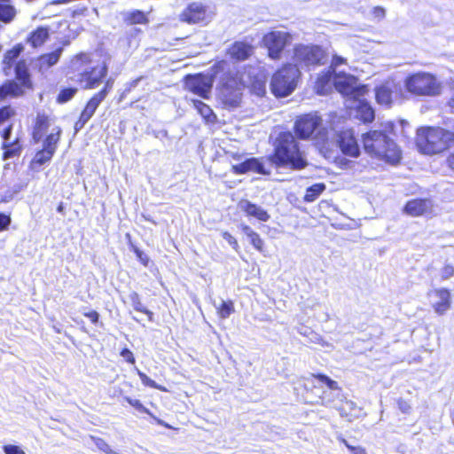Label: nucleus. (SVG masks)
<instances>
[{"label": "nucleus", "mask_w": 454, "mask_h": 454, "mask_svg": "<svg viewBox=\"0 0 454 454\" xmlns=\"http://www.w3.org/2000/svg\"><path fill=\"white\" fill-rule=\"evenodd\" d=\"M107 75L108 65L106 62L86 68L79 73L77 82L82 85V89L93 90L102 83L104 85L86 101L77 120L74 123L75 132L83 129L86 123L93 117L100 104L113 90L114 80L106 79Z\"/></svg>", "instance_id": "obj_1"}, {"label": "nucleus", "mask_w": 454, "mask_h": 454, "mask_svg": "<svg viewBox=\"0 0 454 454\" xmlns=\"http://www.w3.org/2000/svg\"><path fill=\"white\" fill-rule=\"evenodd\" d=\"M268 160L276 168L286 167L293 170H301L308 166L300 144L291 131L278 134Z\"/></svg>", "instance_id": "obj_2"}, {"label": "nucleus", "mask_w": 454, "mask_h": 454, "mask_svg": "<svg viewBox=\"0 0 454 454\" xmlns=\"http://www.w3.org/2000/svg\"><path fill=\"white\" fill-rule=\"evenodd\" d=\"M361 141L364 152L372 158L392 165L402 159L401 150L384 130L370 129L362 134Z\"/></svg>", "instance_id": "obj_3"}, {"label": "nucleus", "mask_w": 454, "mask_h": 454, "mask_svg": "<svg viewBox=\"0 0 454 454\" xmlns=\"http://www.w3.org/2000/svg\"><path fill=\"white\" fill-rule=\"evenodd\" d=\"M415 145L422 154H440L454 145V128L447 129L439 126L421 127L417 130Z\"/></svg>", "instance_id": "obj_4"}, {"label": "nucleus", "mask_w": 454, "mask_h": 454, "mask_svg": "<svg viewBox=\"0 0 454 454\" xmlns=\"http://www.w3.org/2000/svg\"><path fill=\"white\" fill-rule=\"evenodd\" d=\"M301 77L299 67L293 63L282 64L272 74L270 91L276 98L291 95L296 89Z\"/></svg>", "instance_id": "obj_5"}, {"label": "nucleus", "mask_w": 454, "mask_h": 454, "mask_svg": "<svg viewBox=\"0 0 454 454\" xmlns=\"http://www.w3.org/2000/svg\"><path fill=\"white\" fill-rule=\"evenodd\" d=\"M245 86V82L238 72H227L223 74L219 87V94L221 102L225 108L233 109L240 105L242 90Z\"/></svg>", "instance_id": "obj_6"}, {"label": "nucleus", "mask_w": 454, "mask_h": 454, "mask_svg": "<svg viewBox=\"0 0 454 454\" xmlns=\"http://www.w3.org/2000/svg\"><path fill=\"white\" fill-rule=\"evenodd\" d=\"M404 87L413 96L433 97L441 92V85L436 77L427 72L409 74L404 80Z\"/></svg>", "instance_id": "obj_7"}, {"label": "nucleus", "mask_w": 454, "mask_h": 454, "mask_svg": "<svg viewBox=\"0 0 454 454\" xmlns=\"http://www.w3.org/2000/svg\"><path fill=\"white\" fill-rule=\"evenodd\" d=\"M293 59L297 67L309 69L324 65L327 59V52L318 44L297 43L293 48Z\"/></svg>", "instance_id": "obj_8"}, {"label": "nucleus", "mask_w": 454, "mask_h": 454, "mask_svg": "<svg viewBox=\"0 0 454 454\" xmlns=\"http://www.w3.org/2000/svg\"><path fill=\"white\" fill-rule=\"evenodd\" d=\"M62 129L56 127L53 132L48 134L43 140V146L37 150L29 162V168L33 171H39L40 168L49 163L57 152L58 145L60 142Z\"/></svg>", "instance_id": "obj_9"}, {"label": "nucleus", "mask_w": 454, "mask_h": 454, "mask_svg": "<svg viewBox=\"0 0 454 454\" xmlns=\"http://www.w3.org/2000/svg\"><path fill=\"white\" fill-rule=\"evenodd\" d=\"M291 33L280 30H271L265 33L262 38V45L267 50V56L272 60H279L285 49L291 43Z\"/></svg>", "instance_id": "obj_10"}, {"label": "nucleus", "mask_w": 454, "mask_h": 454, "mask_svg": "<svg viewBox=\"0 0 454 454\" xmlns=\"http://www.w3.org/2000/svg\"><path fill=\"white\" fill-rule=\"evenodd\" d=\"M226 155L239 163L231 166V172L234 175H245L249 172L269 175L270 171L266 169L262 160L260 158L250 157L243 159L244 153L239 152L226 153Z\"/></svg>", "instance_id": "obj_11"}, {"label": "nucleus", "mask_w": 454, "mask_h": 454, "mask_svg": "<svg viewBox=\"0 0 454 454\" xmlns=\"http://www.w3.org/2000/svg\"><path fill=\"white\" fill-rule=\"evenodd\" d=\"M323 120L317 113H306L296 117L293 134L301 140H309L314 133L322 126Z\"/></svg>", "instance_id": "obj_12"}, {"label": "nucleus", "mask_w": 454, "mask_h": 454, "mask_svg": "<svg viewBox=\"0 0 454 454\" xmlns=\"http://www.w3.org/2000/svg\"><path fill=\"white\" fill-rule=\"evenodd\" d=\"M187 90L205 99L209 98L213 87V80L210 76L202 73L188 74L185 77Z\"/></svg>", "instance_id": "obj_13"}, {"label": "nucleus", "mask_w": 454, "mask_h": 454, "mask_svg": "<svg viewBox=\"0 0 454 454\" xmlns=\"http://www.w3.org/2000/svg\"><path fill=\"white\" fill-rule=\"evenodd\" d=\"M336 145L345 156L358 158L361 154L358 141L352 129H342L337 132Z\"/></svg>", "instance_id": "obj_14"}, {"label": "nucleus", "mask_w": 454, "mask_h": 454, "mask_svg": "<svg viewBox=\"0 0 454 454\" xmlns=\"http://www.w3.org/2000/svg\"><path fill=\"white\" fill-rule=\"evenodd\" d=\"M179 20L190 25L207 24L209 21L207 8L200 3L192 2L183 10Z\"/></svg>", "instance_id": "obj_15"}, {"label": "nucleus", "mask_w": 454, "mask_h": 454, "mask_svg": "<svg viewBox=\"0 0 454 454\" xmlns=\"http://www.w3.org/2000/svg\"><path fill=\"white\" fill-rule=\"evenodd\" d=\"M434 203L429 198H414L407 200L402 212L411 217L428 216L433 215Z\"/></svg>", "instance_id": "obj_16"}, {"label": "nucleus", "mask_w": 454, "mask_h": 454, "mask_svg": "<svg viewBox=\"0 0 454 454\" xmlns=\"http://www.w3.org/2000/svg\"><path fill=\"white\" fill-rule=\"evenodd\" d=\"M254 46L247 41L237 40L225 50L226 57L234 63L248 60L254 54Z\"/></svg>", "instance_id": "obj_17"}, {"label": "nucleus", "mask_w": 454, "mask_h": 454, "mask_svg": "<svg viewBox=\"0 0 454 454\" xmlns=\"http://www.w3.org/2000/svg\"><path fill=\"white\" fill-rule=\"evenodd\" d=\"M14 74L15 83L20 89V97H23L26 90H33L34 88L30 73L24 59H21L15 64Z\"/></svg>", "instance_id": "obj_18"}, {"label": "nucleus", "mask_w": 454, "mask_h": 454, "mask_svg": "<svg viewBox=\"0 0 454 454\" xmlns=\"http://www.w3.org/2000/svg\"><path fill=\"white\" fill-rule=\"evenodd\" d=\"M399 90L398 84L393 80H386L378 85L375 91V99L380 105L389 106L392 103V95Z\"/></svg>", "instance_id": "obj_19"}, {"label": "nucleus", "mask_w": 454, "mask_h": 454, "mask_svg": "<svg viewBox=\"0 0 454 454\" xmlns=\"http://www.w3.org/2000/svg\"><path fill=\"white\" fill-rule=\"evenodd\" d=\"M50 125L51 118L47 114L43 112L36 114L31 131V138L34 143L43 142V137L49 129Z\"/></svg>", "instance_id": "obj_20"}, {"label": "nucleus", "mask_w": 454, "mask_h": 454, "mask_svg": "<svg viewBox=\"0 0 454 454\" xmlns=\"http://www.w3.org/2000/svg\"><path fill=\"white\" fill-rule=\"evenodd\" d=\"M432 293L439 301L434 302L432 307L437 315H444L452 304L450 290L446 287H439L432 290Z\"/></svg>", "instance_id": "obj_21"}, {"label": "nucleus", "mask_w": 454, "mask_h": 454, "mask_svg": "<svg viewBox=\"0 0 454 454\" xmlns=\"http://www.w3.org/2000/svg\"><path fill=\"white\" fill-rule=\"evenodd\" d=\"M62 47H59L51 52L40 54L35 59V67L38 72H44L56 65L62 54Z\"/></svg>", "instance_id": "obj_22"}, {"label": "nucleus", "mask_w": 454, "mask_h": 454, "mask_svg": "<svg viewBox=\"0 0 454 454\" xmlns=\"http://www.w3.org/2000/svg\"><path fill=\"white\" fill-rule=\"evenodd\" d=\"M333 88V71L330 69L320 72L314 83V90L317 95L325 96L332 92Z\"/></svg>", "instance_id": "obj_23"}, {"label": "nucleus", "mask_w": 454, "mask_h": 454, "mask_svg": "<svg viewBox=\"0 0 454 454\" xmlns=\"http://www.w3.org/2000/svg\"><path fill=\"white\" fill-rule=\"evenodd\" d=\"M49 39L50 28L46 26H39L28 33L25 42L32 49H38L43 47Z\"/></svg>", "instance_id": "obj_24"}, {"label": "nucleus", "mask_w": 454, "mask_h": 454, "mask_svg": "<svg viewBox=\"0 0 454 454\" xmlns=\"http://www.w3.org/2000/svg\"><path fill=\"white\" fill-rule=\"evenodd\" d=\"M356 78L345 72H333V87L343 96L351 91V86L355 85Z\"/></svg>", "instance_id": "obj_25"}, {"label": "nucleus", "mask_w": 454, "mask_h": 454, "mask_svg": "<svg viewBox=\"0 0 454 454\" xmlns=\"http://www.w3.org/2000/svg\"><path fill=\"white\" fill-rule=\"evenodd\" d=\"M239 206L243 213L249 218H254L259 222H267L270 218L267 210L249 200L240 201Z\"/></svg>", "instance_id": "obj_26"}, {"label": "nucleus", "mask_w": 454, "mask_h": 454, "mask_svg": "<svg viewBox=\"0 0 454 454\" xmlns=\"http://www.w3.org/2000/svg\"><path fill=\"white\" fill-rule=\"evenodd\" d=\"M2 159L4 160L19 158L23 151L22 141L20 137H16L12 142L3 141L1 144Z\"/></svg>", "instance_id": "obj_27"}, {"label": "nucleus", "mask_w": 454, "mask_h": 454, "mask_svg": "<svg viewBox=\"0 0 454 454\" xmlns=\"http://www.w3.org/2000/svg\"><path fill=\"white\" fill-rule=\"evenodd\" d=\"M192 103L206 124L215 125L218 122L217 115L207 104L199 99H192Z\"/></svg>", "instance_id": "obj_28"}, {"label": "nucleus", "mask_w": 454, "mask_h": 454, "mask_svg": "<svg viewBox=\"0 0 454 454\" xmlns=\"http://www.w3.org/2000/svg\"><path fill=\"white\" fill-rule=\"evenodd\" d=\"M356 112L357 118L364 124L372 123L375 119L373 108L364 100H359L356 107Z\"/></svg>", "instance_id": "obj_29"}, {"label": "nucleus", "mask_w": 454, "mask_h": 454, "mask_svg": "<svg viewBox=\"0 0 454 454\" xmlns=\"http://www.w3.org/2000/svg\"><path fill=\"white\" fill-rule=\"evenodd\" d=\"M241 231L247 237V239L250 241V244L253 246V247L257 250L260 253H263V246L264 242L263 239L261 238L259 233L254 231L249 225L247 224H241L239 226Z\"/></svg>", "instance_id": "obj_30"}, {"label": "nucleus", "mask_w": 454, "mask_h": 454, "mask_svg": "<svg viewBox=\"0 0 454 454\" xmlns=\"http://www.w3.org/2000/svg\"><path fill=\"white\" fill-rule=\"evenodd\" d=\"M19 90L14 80H6L0 85V102L7 98H20Z\"/></svg>", "instance_id": "obj_31"}, {"label": "nucleus", "mask_w": 454, "mask_h": 454, "mask_svg": "<svg viewBox=\"0 0 454 454\" xmlns=\"http://www.w3.org/2000/svg\"><path fill=\"white\" fill-rule=\"evenodd\" d=\"M123 22L127 26L146 25L149 22V19L143 11L133 10L123 15Z\"/></svg>", "instance_id": "obj_32"}, {"label": "nucleus", "mask_w": 454, "mask_h": 454, "mask_svg": "<svg viewBox=\"0 0 454 454\" xmlns=\"http://www.w3.org/2000/svg\"><path fill=\"white\" fill-rule=\"evenodd\" d=\"M92 63L91 53L88 51H80L70 58V66L75 70H79Z\"/></svg>", "instance_id": "obj_33"}, {"label": "nucleus", "mask_w": 454, "mask_h": 454, "mask_svg": "<svg viewBox=\"0 0 454 454\" xmlns=\"http://www.w3.org/2000/svg\"><path fill=\"white\" fill-rule=\"evenodd\" d=\"M325 190V184L323 183H317L308 187L303 197L305 202L315 201L319 195Z\"/></svg>", "instance_id": "obj_34"}, {"label": "nucleus", "mask_w": 454, "mask_h": 454, "mask_svg": "<svg viewBox=\"0 0 454 454\" xmlns=\"http://www.w3.org/2000/svg\"><path fill=\"white\" fill-rule=\"evenodd\" d=\"M78 92V89L75 87H65L62 88L56 97V102L58 104H65L70 101Z\"/></svg>", "instance_id": "obj_35"}, {"label": "nucleus", "mask_w": 454, "mask_h": 454, "mask_svg": "<svg viewBox=\"0 0 454 454\" xmlns=\"http://www.w3.org/2000/svg\"><path fill=\"white\" fill-rule=\"evenodd\" d=\"M24 51V46L22 43H16L14 46H12L11 49L7 50L4 53V62L11 66L17 59L18 57Z\"/></svg>", "instance_id": "obj_36"}, {"label": "nucleus", "mask_w": 454, "mask_h": 454, "mask_svg": "<svg viewBox=\"0 0 454 454\" xmlns=\"http://www.w3.org/2000/svg\"><path fill=\"white\" fill-rule=\"evenodd\" d=\"M16 15L15 8L11 4H0V21L11 22Z\"/></svg>", "instance_id": "obj_37"}, {"label": "nucleus", "mask_w": 454, "mask_h": 454, "mask_svg": "<svg viewBox=\"0 0 454 454\" xmlns=\"http://www.w3.org/2000/svg\"><path fill=\"white\" fill-rule=\"evenodd\" d=\"M310 377L312 379L317 380L321 383H324L331 390H340V387L339 386L338 382L330 379L324 373H311Z\"/></svg>", "instance_id": "obj_38"}, {"label": "nucleus", "mask_w": 454, "mask_h": 454, "mask_svg": "<svg viewBox=\"0 0 454 454\" xmlns=\"http://www.w3.org/2000/svg\"><path fill=\"white\" fill-rule=\"evenodd\" d=\"M234 312V303L229 300L223 301L217 308V314L221 318H227Z\"/></svg>", "instance_id": "obj_39"}, {"label": "nucleus", "mask_w": 454, "mask_h": 454, "mask_svg": "<svg viewBox=\"0 0 454 454\" xmlns=\"http://www.w3.org/2000/svg\"><path fill=\"white\" fill-rule=\"evenodd\" d=\"M137 375L141 380L143 385H145V387L158 389L161 392H168V389L164 386L157 384L154 380L150 379L145 372L137 371Z\"/></svg>", "instance_id": "obj_40"}, {"label": "nucleus", "mask_w": 454, "mask_h": 454, "mask_svg": "<svg viewBox=\"0 0 454 454\" xmlns=\"http://www.w3.org/2000/svg\"><path fill=\"white\" fill-rule=\"evenodd\" d=\"M16 115V111L11 105L0 106V126Z\"/></svg>", "instance_id": "obj_41"}, {"label": "nucleus", "mask_w": 454, "mask_h": 454, "mask_svg": "<svg viewBox=\"0 0 454 454\" xmlns=\"http://www.w3.org/2000/svg\"><path fill=\"white\" fill-rule=\"evenodd\" d=\"M368 92L369 88L366 84L352 85L351 91L347 96H349L354 100H359L360 98L365 96Z\"/></svg>", "instance_id": "obj_42"}, {"label": "nucleus", "mask_w": 454, "mask_h": 454, "mask_svg": "<svg viewBox=\"0 0 454 454\" xmlns=\"http://www.w3.org/2000/svg\"><path fill=\"white\" fill-rule=\"evenodd\" d=\"M251 90L257 96H264L266 93L265 81L254 78L251 83Z\"/></svg>", "instance_id": "obj_43"}, {"label": "nucleus", "mask_w": 454, "mask_h": 454, "mask_svg": "<svg viewBox=\"0 0 454 454\" xmlns=\"http://www.w3.org/2000/svg\"><path fill=\"white\" fill-rule=\"evenodd\" d=\"M124 401L127 402L130 406L135 408L139 412L152 415L151 411L146 407H145L144 404L138 399H133L129 396H125Z\"/></svg>", "instance_id": "obj_44"}, {"label": "nucleus", "mask_w": 454, "mask_h": 454, "mask_svg": "<svg viewBox=\"0 0 454 454\" xmlns=\"http://www.w3.org/2000/svg\"><path fill=\"white\" fill-rule=\"evenodd\" d=\"M91 440L97 446V448L101 450L102 452L106 454H113L114 451L110 445L102 438L96 437V436H90Z\"/></svg>", "instance_id": "obj_45"}, {"label": "nucleus", "mask_w": 454, "mask_h": 454, "mask_svg": "<svg viewBox=\"0 0 454 454\" xmlns=\"http://www.w3.org/2000/svg\"><path fill=\"white\" fill-rule=\"evenodd\" d=\"M130 250L136 254L137 260L143 264L145 267L149 265V257L143 251H141L137 247L133 244L129 245Z\"/></svg>", "instance_id": "obj_46"}, {"label": "nucleus", "mask_w": 454, "mask_h": 454, "mask_svg": "<svg viewBox=\"0 0 454 454\" xmlns=\"http://www.w3.org/2000/svg\"><path fill=\"white\" fill-rule=\"evenodd\" d=\"M454 277V266L450 263L444 264L440 270V280L446 281Z\"/></svg>", "instance_id": "obj_47"}, {"label": "nucleus", "mask_w": 454, "mask_h": 454, "mask_svg": "<svg viewBox=\"0 0 454 454\" xmlns=\"http://www.w3.org/2000/svg\"><path fill=\"white\" fill-rule=\"evenodd\" d=\"M129 299L134 309L137 312H142L145 309V306L143 305L140 296L137 293L133 292L129 294Z\"/></svg>", "instance_id": "obj_48"}, {"label": "nucleus", "mask_w": 454, "mask_h": 454, "mask_svg": "<svg viewBox=\"0 0 454 454\" xmlns=\"http://www.w3.org/2000/svg\"><path fill=\"white\" fill-rule=\"evenodd\" d=\"M340 442L341 443H343L346 446V448L350 452H352V454H367L364 448H363L361 446H353V445L349 444L348 442L344 438H340Z\"/></svg>", "instance_id": "obj_49"}, {"label": "nucleus", "mask_w": 454, "mask_h": 454, "mask_svg": "<svg viewBox=\"0 0 454 454\" xmlns=\"http://www.w3.org/2000/svg\"><path fill=\"white\" fill-rule=\"evenodd\" d=\"M346 64H347V59L345 58L334 54V55H333L332 61H331V64H330V67L328 69L335 72V68L337 67H339L340 65H346Z\"/></svg>", "instance_id": "obj_50"}, {"label": "nucleus", "mask_w": 454, "mask_h": 454, "mask_svg": "<svg viewBox=\"0 0 454 454\" xmlns=\"http://www.w3.org/2000/svg\"><path fill=\"white\" fill-rule=\"evenodd\" d=\"M120 355L121 356L123 357V359L129 364H135L136 363V358H135V356L133 354V352L128 348H123L121 352H120Z\"/></svg>", "instance_id": "obj_51"}, {"label": "nucleus", "mask_w": 454, "mask_h": 454, "mask_svg": "<svg viewBox=\"0 0 454 454\" xmlns=\"http://www.w3.org/2000/svg\"><path fill=\"white\" fill-rule=\"evenodd\" d=\"M11 222L12 219L9 215L0 212V232L7 230Z\"/></svg>", "instance_id": "obj_52"}, {"label": "nucleus", "mask_w": 454, "mask_h": 454, "mask_svg": "<svg viewBox=\"0 0 454 454\" xmlns=\"http://www.w3.org/2000/svg\"><path fill=\"white\" fill-rule=\"evenodd\" d=\"M222 236L232 247L233 249L236 251L239 250V246L238 240L229 231H223Z\"/></svg>", "instance_id": "obj_53"}, {"label": "nucleus", "mask_w": 454, "mask_h": 454, "mask_svg": "<svg viewBox=\"0 0 454 454\" xmlns=\"http://www.w3.org/2000/svg\"><path fill=\"white\" fill-rule=\"evenodd\" d=\"M334 161L336 166L341 169H348L352 167V162L343 157L336 158Z\"/></svg>", "instance_id": "obj_54"}, {"label": "nucleus", "mask_w": 454, "mask_h": 454, "mask_svg": "<svg viewBox=\"0 0 454 454\" xmlns=\"http://www.w3.org/2000/svg\"><path fill=\"white\" fill-rule=\"evenodd\" d=\"M4 451L5 454H26L19 446L17 445H4Z\"/></svg>", "instance_id": "obj_55"}, {"label": "nucleus", "mask_w": 454, "mask_h": 454, "mask_svg": "<svg viewBox=\"0 0 454 454\" xmlns=\"http://www.w3.org/2000/svg\"><path fill=\"white\" fill-rule=\"evenodd\" d=\"M83 316L89 318V320L91 322V324H98L99 321V314L96 310H90L88 312L83 313Z\"/></svg>", "instance_id": "obj_56"}, {"label": "nucleus", "mask_w": 454, "mask_h": 454, "mask_svg": "<svg viewBox=\"0 0 454 454\" xmlns=\"http://www.w3.org/2000/svg\"><path fill=\"white\" fill-rule=\"evenodd\" d=\"M13 125L11 123L7 125L1 132L0 137L4 141H9L12 132Z\"/></svg>", "instance_id": "obj_57"}, {"label": "nucleus", "mask_w": 454, "mask_h": 454, "mask_svg": "<svg viewBox=\"0 0 454 454\" xmlns=\"http://www.w3.org/2000/svg\"><path fill=\"white\" fill-rule=\"evenodd\" d=\"M372 13L374 18L382 20L386 15V11L382 6H375L372 8Z\"/></svg>", "instance_id": "obj_58"}, {"label": "nucleus", "mask_w": 454, "mask_h": 454, "mask_svg": "<svg viewBox=\"0 0 454 454\" xmlns=\"http://www.w3.org/2000/svg\"><path fill=\"white\" fill-rule=\"evenodd\" d=\"M445 163L449 168L454 170V150L447 155Z\"/></svg>", "instance_id": "obj_59"}, {"label": "nucleus", "mask_w": 454, "mask_h": 454, "mask_svg": "<svg viewBox=\"0 0 454 454\" xmlns=\"http://www.w3.org/2000/svg\"><path fill=\"white\" fill-rule=\"evenodd\" d=\"M141 313L146 315L149 321H153V313L151 310L145 308V309Z\"/></svg>", "instance_id": "obj_60"}, {"label": "nucleus", "mask_w": 454, "mask_h": 454, "mask_svg": "<svg viewBox=\"0 0 454 454\" xmlns=\"http://www.w3.org/2000/svg\"><path fill=\"white\" fill-rule=\"evenodd\" d=\"M156 421L159 425L164 427L165 428H171V427L168 423H166L159 419H156Z\"/></svg>", "instance_id": "obj_61"}, {"label": "nucleus", "mask_w": 454, "mask_h": 454, "mask_svg": "<svg viewBox=\"0 0 454 454\" xmlns=\"http://www.w3.org/2000/svg\"><path fill=\"white\" fill-rule=\"evenodd\" d=\"M57 210L58 212H60L62 213L64 211V206H63V203H59L57 207Z\"/></svg>", "instance_id": "obj_62"}, {"label": "nucleus", "mask_w": 454, "mask_h": 454, "mask_svg": "<svg viewBox=\"0 0 454 454\" xmlns=\"http://www.w3.org/2000/svg\"><path fill=\"white\" fill-rule=\"evenodd\" d=\"M223 63H224V61H223V60L218 61L217 63H215V65L214 66V67H221Z\"/></svg>", "instance_id": "obj_63"}]
</instances>
